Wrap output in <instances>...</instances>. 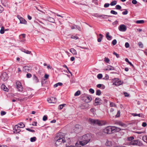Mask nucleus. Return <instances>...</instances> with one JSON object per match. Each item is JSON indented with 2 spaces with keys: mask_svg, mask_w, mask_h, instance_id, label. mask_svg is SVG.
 <instances>
[{
  "mask_svg": "<svg viewBox=\"0 0 147 147\" xmlns=\"http://www.w3.org/2000/svg\"><path fill=\"white\" fill-rule=\"evenodd\" d=\"M55 144L57 147H66L65 146L66 144L65 143V138L63 136H59L58 135L55 138Z\"/></svg>",
  "mask_w": 147,
  "mask_h": 147,
  "instance_id": "nucleus-1",
  "label": "nucleus"
},
{
  "mask_svg": "<svg viewBox=\"0 0 147 147\" xmlns=\"http://www.w3.org/2000/svg\"><path fill=\"white\" fill-rule=\"evenodd\" d=\"M91 137L89 134H87L83 136L82 140L80 142V144L83 146L86 145L90 141Z\"/></svg>",
  "mask_w": 147,
  "mask_h": 147,
  "instance_id": "nucleus-2",
  "label": "nucleus"
},
{
  "mask_svg": "<svg viewBox=\"0 0 147 147\" xmlns=\"http://www.w3.org/2000/svg\"><path fill=\"white\" fill-rule=\"evenodd\" d=\"M89 121L91 124H97L99 126L105 125L106 122L104 121H100L98 119H89Z\"/></svg>",
  "mask_w": 147,
  "mask_h": 147,
  "instance_id": "nucleus-3",
  "label": "nucleus"
},
{
  "mask_svg": "<svg viewBox=\"0 0 147 147\" xmlns=\"http://www.w3.org/2000/svg\"><path fill=\"white\" fill-rule=\"evenodd\" d=\"M129 144L140 146H142L143 145L142 142L138 139L134 140L131 141L130 142Z\"/></svg>",
  "mask_w": 147,
  "mask_h": 147,
  "instance_id": "nucleus-4",
  "label": "nucleus"
},
{
  "mask_svg": "<svg viewBox=\"0 0 147 147\" xmlns=\"http://www.w3.org/2000/svg\"><path fill=\"white\" fill-rule=\"evenodd\" d=\"M16 88L18 91L22 92L23 90V88L20 82L17 81L16 82Z\"/></svg>",
  "mask_w": 147,
  "mask_h": 147,
  "instance_id": "nucleus-5",
  "label": "nucleus"
},
{
  "mask_svg": "<svg viewBox=\"0 0 147 147\" xmlns=\"http://www.w3.org/2000/svg\"><path fill=\"white\" fill-rule=\"evenodd\" d=\"M82 127L79 124H77L73 128L74 131L76 133H78L81 131L82 130Z\"/></svg>",
  "mask_w": 147,
  "mask_h": 147,
  "instance_id": "nucleus-6",
  "label": "nucleus"
},
{
  "mask_svg": "<svg viewBox=\"0 0 147 147\" xmlns=\"http://www.w3.org/2000/svg\"><path fill=\"white\" fill-rule=\"evenodd\" d=\"M103 132L107 134H111L113 133L112 127L109 126L106 127L103 129Z\"/></svg>",
  "mask_w": 147,
  "mask_h": 147,
  "instance_id": "nucleus-7",
  "label": "nucleus"
},
{
  "mask_svg": "<svg viewBox=\"0 0 147 147\" xmlns=\"http://www.w3.org/2000/svg\"><path fill=\"white\" fill-rule=\"evenodd\" d=\"M1 78L3 81L7 80L8 78L7 74L5 72H3L1 76Z\"/></svg>",
  "mask_w": 147,
  "mask_h": 147,
  "instance_id": "nucleus-8",
  "label": "nucleus"
},
{
  "mask_svg": "<svg viewBox=\"0 0 147 147\" xmlns=\"http://www.w3.org/2000/svg\"><path fill=\"white\" fill-rule=\"evenodd\" d=\"M124 128H119L116 127H112V132L113 133L118 132L121 130L124 129Z\"/></svg>",
  "mask_w": 147,
  "mask_h": 147,
  "instance_id": "nucleus-9",
  "label": "nucleus"
},
{
  "mask_svg": "<svg viewBox=\"0 0 147 147\" xmlns=\"http://www.w3.org/2000/svg\"><path fill=\"white\" fill-rule=\"evenodd\" d=\"M119 30L121 31L125 32L126 31L127 28L126 26L123 24L121 25L119 27Z\"/></svg>",
  "mask_w": 147,
  "mask_h": 147,
  "instance_id": "nucleus-10",
  "label": "nucleus"
},
{
  "mask_svg": "<svg viewBox=\"0 0 147 147\" xmlns=\"http://www.w3.org/2000/svg\"><path fill=\"white\" fill-rule=\"evenodd\" d=\"M47 101L49 102L50 103H55L57 101V99L56 98L52 97L48 98Z\"/></svg>",
  "mask_w": 147,
  "mask_h": 147,
  "instance_id": "nucleus-11",
  "label": "nucleus"
},
{
  "mask_svg": "<svg viewBox=\"0 0 147 147\" xmlns=\"http://www.w3.org/2000/svg\"><path fill=\"white\" fill-rule=\"evenodd\" d=\"M20 128V127L18 125H15L14 127L15 131H13L15 133L16 132V133H18L20 132L21 131Z\"/></svg>",
  "mask_w": 147,
  "mask_h": 147,
  "instance_id": "nucleus-12",
  "label": "nucleus"
},
{
  "mask_svg": "<svg viewBox=\"0 0 147 147\" xmlns=\"http://www.w3.org/2000/svg\"><path fill=\"white\" fill-rule=\"evenodd\" d=\"M31 69V67L30 66H26L24 67L23 70L25 71L28 72Z\"/></svg>",
  "mask_w": 147,
  "mask_h": 147,
  "instance_id": "nucleus-13",
  "label": "nucleus"
},
{
  "mask_svg": "<svg viewBox=\"0 0 147 147\" xmlns=\"http://www.w3.org/2000/svg\"><path fill=\"white\" fill-rule=\"evenodd\" d=\"M84 98L85 99V102L87 103L90 102L92 100V97L90 96H86Z\"/></svg>",
  "mask_w": 147,
  "mask_h": 147,
  "instance_id": "nucleus-14",
  "label": "nucleus"
},
{
  "mask_svg": "<svg viewBox=\"0 0 147 147\" xmlns=\"http://www.w3.org/2000/svg\"><path fill=\"white\" fill-rule=\"evenodd\" d=\"M101 99L99 98H96L95 100V103L97 105H100L102 103Z\"/></svg>",
  "mask_w": 147,
  "mask_h": 147,
  "instance_id": "nucleus-15",
  "label": "nucleus"
},
{
  "mask_svg": "<svg viewBox=\"0 0 147 147\" xmlns=\"http://www.w3.org/2000/svg\"><path fill=\"white\" fill-rule=\"evenodd\" d=\"M47 20L50 22L54 23L55 21L54 19L51 17H47Z\"/></svg>",
  "mask_w": 147,
  "mask_h": 147,
  "instance_id": "nucleus-16",
  "label": "nucleus"
},
{
  "mask_svg": "<svg viewBox=\"0 0 147 147\" xmlns=\"http://www.w3.org/2000/svg\"><path fill=\"white\" fill-rule=\"evenodd\" d=\"M117 124L119 125L122 127H123V128H126L127 126V125L126 124L123 123L122 122H118Z\"/></svg>",
  "mask_w": 147,
  "mask_h": 147,
  "instance_id": "nucleus-17",
  "label": "nucleus"
},
{
  "mask_svg": "<svg viewBox=\"0 0 147 147\" xmlns=\"http://www.w3.org/2000/svg\"><path fill=\"white\" fill-rule=\"evenodd\" d=\"M33 80L35 83H38L39 82V80L35 75H34L33 76Z\"/></svg>",
  "mask_w": 147,
  "mask_h": 147,
  "instance_id": "nucleus-18",
  "label": "nucleus"
},
{
  "mask_svg": "<svg viewBox=\"0 0 147 147\" xmlns=\"http://www.w3.org/2000/svg\"><path fill=\"white\" fill-rule=\"evenodd\" d=\"M115 69L114 67L111 65H108L107 66V68L106 69V70H114Z\"/></svg>",
  "mask_w": 147,
  "mask_h": 147,
  "instance_id": "nucleus-19",
  "label": "nucleus"
},
{
  "mask_svg": "<svg viewBox=\"0 0 147 147\" xmlns=\"http://www.w3.org/2000/svg\"><path fill=\"white\" fill-rule=\"evenodd\" d=\"M70 51L74 55H76L77 53L76 51L73 48H71L70 50Z\"/></svg>",
  "mask_w": 147,
  "mask_h": 147,
  "instance_id": "nucleus-20",
  "label": "nucleus"
},
{
  "mask_svg": "<svg viewBox=\"0 0 147 147\" xmlns=\"http://www.w3.org/2000/svg\"><path fill=\"white\" fill-rule=\"evenodd\" d=\"M1 87L5 91L7 92L8 91V89L5 85H2Z\"/></svg>",
  "mask_w": 147,
  "mask_h": 147,
  "instance_id": "nucleus-21",
  "label": "nucleus"
},
{
  "mask_svg": "<svg viewBox=\"0 0 147 147\" xmlns=\"http://www.w3.org/2000/svg\"><path fill=\"white\" fill-rule=\"evenodd\" d=\"M20 23L26 24L27 22L26 21L22 18H21L20 20Z\"/></svg>",
  "mask_w": 147,
  "mask_h": 147,
  "instance_id": "nucleus-22",
  "label": "nucleus"
},
{
  "mask_svg": "<svg viewBox=\"0 0 147 147\" xmlns=\"http://www.w3.org/2000/svg\"><path fill=\"white\" fill-rule=\"evenodd\" d=\"M105 145L106 146H111L112 145L111 142L108 140H107L106 143Z\"/></svg>",
  "mask_w": 147,
  "mask_h": 147,
  "instance_id": "nucleus-23",
  "label": "nucleus"
},
{
  "mask_svg": "<svg viewBox=\"0 0 147 147\" xmlns=\"http://www.w3.org/2000/svg\"><path fill=\"white\" fill-rule=\"evenodd\" d=\"M109 32H107L106 34V36L108 40H111V39L112 37L111 36L109 35Z\"/></svg>",
  "mask_w": 147,
  "mask_h": 147,
  "instance_id": "nucleus-24",
  "label": "nucleus"
},
{
  "mask_svg": "<svg viewBox=\"0 0 147 147\" xmlns=\"http://www.w3.org/2000/svg\"><path fill=\"white\" fill-rule=\"evenodd\" d=\"M122 83V82L120 80H119L118 81V82L116 83L115 82V85L116 86H119L121 85Z\"/></svg>",
  "mask_w": 147,
  "mask_h": 147,
  "instance_id": "nucleus-25",
  "label": "nucleus"
},
{
  "mask_svg": "<svg viewBox=\"0 0 147 147\" xmlns=\"http://www.w3.org/2000/svg\"><path fill=\"white\" fill-rule=\"evenodd\" d=\"M144 22V20H137L136 22V23L138 24H142Z\"/></svg>",
  "mask_w": 147,
  "mask_h": 147,
  "instance_id": "nucleus-26",
  "label": "nucleus"
},
{
  "mask_svg": "<svg viewBox=\"0 0 147 147\" xmlns=\"http://www.w3.org/2000/svg\"><path fill=\"white\" fill-rule=\"evenodd\" d=\"M132 115L133 116H138L140 117H142V115H141L140 114H137L136 113H132Z\"/></svg>",
  "mask_w": 147,
  "mask_h": 147,
  "instance_id": "nucleus-27",
  "label": "nucleus"
},
{
  "mask_svg": "<svg viewBox=\"0 0 147 147\" xmlns=\"http://www.w3.org/2000/svg\"><path fill=\"white\" fill-rule=\"evenodd\" d=\"M125 61L127 62L131 66H132L133 67H134L133 65L132 64V63L130 62L129 61L128 59L127 58H126L125 59Z\"/></svg>",
  "mask_w": 147,
  "mask_h": 147,
  "instance_id": "nucleus-28",
  "label": "nucleus"
},
{
  "mask_svg": "<svg viewBox=\"0 0 147 147\" xmlns=\"http://www.w3.org/2000/svg\"><path fill=\"white\" fill-rule=\"evenodd\" d=\"M36 138L35 137L31 138L30 139V142H34L36 141Z\"/></svg>",
  "mask_w": 147,
  "mask_h": 147,
  "instance_id": "nucleus-29",
  "label": "nucleus"
},
{
  "mask_svg": "<svg viewBox=\"0 0 147 147\" xmlns=\"http://www.w3.org/2000/svg\"><path fill=\"white\" fill-rule=\"evenodd\" d=\"M117 2L116 1H114L111 2L110 5L111 6H114L116 5L117 4Z\"/></svg>",
  "mask_w": 147,
  "mask_h": 147,
  "instance_id": "nucleus-30",
  "label": "nucleus"
},
{
  "mask_svg": "<svg viewBox=\"0 0 147 147\" xmlns=\"http://www.w3.org/2000/svg\"><path fill=\"white\" fill-rule=\"evenodd\" d=\"M18 125L20 126V128H23L25 126V125L24 124L22 123H18Z\"/></svg>",
  "mask_w": 147,
  "mask_h": 147,
  "instance_id": "nucleus-31",
  "label": "nucleus"
},
{
  "mask_svg": "<svg viewBox=\"0 0 147 147\" xmlns=\"http://www.w3.org/2000/svg\"><path fill=\"white\" fill-rule=\"evenodd\" d=\"M101 92L100 90H96V94L97 95L100 96L101 94Z\"/></svg>",
  "mask_w": 147,
  "mask_h": 147,
  "instance_id": "nucleus-32",
  "label": "nucleus"
},
{
  "mask_svg": "<svg viewBox=\"0 0 147 147\" xmlns=\"http://www.w3.org/2000/svg\"><path fill=\"white\" fill-rule=\"evenodd\" d=\"M22 51L24 52V53H26V54H30L31 53L30 51H29L28 50H25L24 49H23V50Z\"/></svg>",
  "mask_w": 147,
  "mask_h": 147,
  "instance_id": "nucleus-33",
  "label": "nucleus"
},
{
  "mask_svg": "<svg viewBox=\"0 0 147 147\" xmlns=\"http://www.w3.org/2000/svg\"><path fill=\"white\" fill-rule=\"evenodd\" d=\"M142 140H143L146 142L147 143V136H143L142 138Z\"/></svg>",
  "mask_w": 147,
  "mask_h": 147,
  "instance_id": "nucleus-34",
  "label": "nucleus"
},
{
  "mask_svg": "<svg viewBox=\"0 0 147 147\" xmlns=\"http://www.w3.org/2000/svg\"><path fill=\"white\" fill-rule=\"evenodd\" d=\"M4 28L3 26L1 28V29L0 31V33L1 34H3L4 33Z\"/></svg>",
  "mask_w": 147,
  "mask_h": 147,
  "instance_id": "nucleus-35",
  "label": "nucleus"
},
{
  "mask_svg": "<svg viewBox=\"0 0 147 147\" xmlns=\"http://www.w3.org/2000/svg\"><path fill=\"white\" fill-rule=\"evenodd\" d=\"M119 80L118 78H115L113 80V84L115 85V82L116 83Z\"/></svg>",
  "mask_w": 147,
  "mask_h": 147,
  "instance_id": "nucleus-36",
  "label": "nucleus"
},
{
  "mask_svg": "<svg viewBox=\"0 0 147 147\" xmlns=\"http://www.w3.org/2000/svg\"><path fill=\"white\" fill-rule=\"evenodd\" d=\"M80 91L79 90L77 91L74 94L75 96H77L79 95L80 94Z\"/></svg>",
  "mask_w": 147,
  "mask_h": 147,
  "instance_id": "nucleus-37",
  "label": "nucleus"
},
{
  "mask_svg": "<svg viewBox=\"0 0 147 147\" xmlns=\"http://www.w3.org/2000/svg\"><path fill=\"white\" fill-rule=\"evenodd\" d=\"M105 17H111V16L109 15H101V17H102L103 18H106Z\"/></svg>",
  "mask_w": 147,
  "mask_h": 147,
  "instance_id": "nucleus-38",
  "label": "nucleus"
},
{
  "mask_svg": "<svg viewBox=\"0 0 147 147\" xmlns=\"http://www.w3.org/2000/svg\"><path fill=\"white\" fill-rule=\"evenodd\" d=\"M134 139V137L133 136H131V137H129L128 138V140L129 141H130L131 142V141H132L133 140H133Z\"/></svg>",
  "mask_w": 147,
  "mask_h": 147,
  "instance_id": "nucleus-39",
  "label": "nucleus"
},
{
  "mask_svg": "<svg viewBox=\"0 0 147 147\" xmlns=\"http://www.w3.org/2000/svg\"><path fill=\"white\" fill-rule=\"evenodd\" d=\"M71 37V38L75 40H77L78 38V37L76 36L72 35Z\"/></svg>",
  "mask_w": 147,
  "mask_h": 147,
  "instance_id": "nucleus-40",
  "label": "nucleus"
},
{
  "mask_svg": "<svg viewBox=\"0 0 147 147\" xmlns=\"http://www.w3.org/2000/svg\"><path fill=\"white\" fill-rule=\"evenodd\" d=\"M65 105V104H63L60 105L59 107V109H61Z\"/></svg>",
  "mask_w": 147,
  "mask_h": 147,
  "instance_id": "nucleus-41",
  "label": "nucleus"
},
{
  "mask_svg": "<svg viewBox=\"0 0 147 147\" xmlns=\"http://www.w3.org/2000/svg\"><path fill=\"white\" fill-rule=\"evenodd\" d=\"M110 13H111L114 15H117V12L115 11L114 10H112L111 11Z\"/></svg>",
  "mask_w": 147,
  "mask_h": 147,
  "instance_id": "nucleus-42",
  "label": "nucleus"
},
{
  "mask_svg": "<svg viewBox=\"0 0 147 147\" xmlns=\"http://www.w3.org/2000/svg\"><path fill=\"white\" fill-rule=\"evenodd\" d=\"M102 77V74H98L97 76V77L98 79H100Z\"/></svg>",
  "mask_w": 147,
  "mask_h": 147,
  "instance_id": "nucleus-43",
  "label": "nucleus"
},
{
  "mask_svg": "<svg viewBox=\"0 0 147 147\" xmlns=\"http://www.w3.org/2000/svg\"><path fill=\"white\" fill-rule=\"evenodd\" d=\"M138 45L141 48H142L143 47V45L141 42H139L138 43Z\"/></svg>",
  "mask_w": 147,
  "mask_h": 147,
  "instance_id": "nucleus-44",
  "label": "nucleus"
},
{
  "mask_svg": "<svg viewBox=\"0 0 147 147\" xmlns=\"http://www.w3.org/2000/svg\"><path fill=\"white\" fill-rule=\"evenodd\" d=\"M117 42V40L116 39H114L112 42V44L113 45H115Z\"/></svg>",
  "mask_w": 147,
  "mask_h": 147,
  "instance_id": "nucleus-45",
  "label": "nucleus"
},
{
  "mask_svg": "<svg viewBox=\"0 0 147 147\" xmlns=\"http://www.w3.org/2000/svg\"><path fill=\"white\" fill-rule=\"evenodd\" d=\"M116 9H121V6L119 5H117L115 6Z\"/></svg>",
  "mask_w": 147,
  "mask_h": 147,
  "instance_id": "nucleus-46",
  "label": "nucleus"
},
{
  "mask_svg": "<svg viewBox=\"0 0 147 147\" xmlns=\"http://www.w3.org/2000/svg\"><path fill=\"white\" fill-rule=\"evenodd\" d=\"M26 129L27 131H29L31 132H35V130H34L33 129H30L29 128H27Z\"/></svg>",
  "mask_w": 147,
  "mask_h": 147,
  "instance_id": "nucleus-47",
  "label": "nucleus"
},
{
  "mask_svg": "<svg viewBox=\"0 0 147 147\" xmlns=\"http://www.w3.org/2000/svg\"><path fill=\"white\" fill-rule=\"evenodd\" d=\"M113 54L114 55H115L117 58H119V55L118 54H117L116 53L114 52L113 53Z\"/></svg>",
  "mask_w": 147,
  "mask_h": 147,
  "instance_id": "nucleus-48",
  "label": "nucleus"
},
{
  "mask_svg": "<svg viewBox=\"0 0 147 147\" xmlns=\"http://www.w3.org/2000/svg\"><path fill=\"white\" fill-rule=\"evenodd\" d=\"M110 106L111 107H115L116 106L115 104L114 103L112 102H110Z\"/></svg>",
  "mask_w": 147,
  "mask_h": 147,
  "instance_id": "nucleus-49",
  "label": "nucleus"
},
{
  "mask_svg": "<svg viewBox=\"0 0 147 147\" xmlns=\"http://www.w3.org/2000/svg\"><path fill=\"white\" fill-rule=\"evenodd\" d=\"M31 76H32L31 74L29 73H28L26 74V77L27 78H30L31 77Z\"/></svg>",
  "mask_w": 147,
  "mask_h": 147,
  "instance_id": "nucleus-50",
  "label": "nucleus"
},
{
  "mask_svg": "<svg viewBox=\"0 0 147 147\" xmlns=\"http://www.w3.org/2000/svg\"><path fill=\"white\" fill-rule=\"evenodd\" d=\"M110 4L109 3H106L104 5V7L105 8H107L109 7Z\"/></svg>",
  "mask_w": 147,
  "mask_h": 147,
  "instance_id": "nucleus-51",
  "label": "nucleus"
},
{
  "mask_svg": "<svg viewBox=\"0 0 147 147\" xmlns=\"http://www.w3.org/2000/svg\"><path fill=\"white\" fill-rule=\"evenodd\" d=\"M110 60L108 58L105 57V61L107 62V63H108L109 61Z\"/></svg>",
  "mask_w": 147,
  "mask_h": 147,
  "instance_id": "nucleus-52",
  "label": "nucleus"
},
{
  "mask_svg": "<svg viewBox=\"0 0 147 147\" xmlns=\"http://www.w3.org/2000/svg\"><path fill=\"white\" fill-rule=\"evenodd\" d=\"M128 12V11L126 9H125V11L122 12V13L123 15H126L127 14Z\"/></svg>",
  "mask_w": 147,
  "mask_h": 147,
  "instance_id": "nucleus-53",
  "label": "nucleus"
},
{
  "mask_svg": "<svg viewBox=\"0 0 147 147\" xmlns=\"http://www.w3.org/2000/svg\"><path fill=\"white\" fill-rule=\"evenodd\" d=\"M137 3V1L136 0H133L132 1V3L134 5L136 4Z\"/></svg>",
  "mask_w": 147,
  "mask_h": 147,
  "instance_id": "nucleus-54",
  "label": "nucleus"
},
{
  "mask_svg": "<svg viewBox=\"0 0 147 147\" xmlns=\"http://www.w3.org/2000/svg\"><path fill=\"white\" fill-rule=\"evenodd\" d=\"M120 111H117V114L116 115V117H119L120 115Z\"/></svg>",
  "mask_w": 147,
  "mask_h": 147,
  "instance_id": "nucleus-55",
  "label": "nucleus"
},
{
  "mask_svg": "<svg viewBox=\"0 0 147 147\" xmlns=\"http://www.w3.org/2000/svg\"><path fill=\"white\" fill-rule=\"evenodd\" d=\"M89 91L90 92H91L92 94L94 93V90L92 88H90L89 89Z\"/></svg>",
  "mask_w": 147,
  "mask_h": 147,
  "instance_id": "nucleus-56",
  "label": "nucleus"
},
{
  "mask_svg": "<svg viewBox=\"0 0 147 147\" xmlns=\"http://www.w3.org/2000/svg\"><path fill=\"white\" fill-rule=\"evenodd\" d=\"M6 113V112L4 111H2L1 112V115L2 116L5 115Z\"/></svg>",
  "mask_w": 147,
  "mask_h": 147,
  "instance_id": "nucleus-57",
  "label": "nucleus"
},
{
  "mask_svg": "<svg viewBox=\"0 0 147 147\" xmlns=\"http://www.w3.org/2000/svg\"><path fill=\"white\" fill-rule=\"evenodd\" d=\"M47 119V117L46 115H44L43 117V120L44 121H46Z\"/></svg>",
  "mask_w": 147,
  "mask_h": 147,
  "instance_id": "nucleus-58",
  "label": "nucleus"
},
{
  "mask_svg": "<svg viewBox=\"0 0 147 147\" xmlns=\"http://www.w3.org/2000/svg\"><path fill=\"white\" fill-rule=\"evenodd\" d=\"M125 47L127 48L129 47V43L127 42H126L125 43Z\"/></svg>",
  "mask_w": 147,
  "mask_h": 147,
  "instance_id": "nucleus-59",
  "label": "nucleus"
},
{
  "mask_svg": "<svg viewBox=\"0 0 147 147\" xmlns=\"http://www.w3.org/2000/svg\"><path fill=\"white\" fill-rule=\"evenodd\" d=\"M3 8L1 5H0V13H1L3 11Z\"/></svg>",
  "mask_w": 147,
  "mask_h": 147,
  "instance_id": "nucleus-60",
  "label": "nucleus"
},
{
  "mask_svg": "<svg viewBox=\"0 0 147 147\" xmlns=\"http://www.w3.org/2000/svg\"><path fill=\"white\" fill-rule=\"evenodd\" d=\"M75 26L79 30H81V28L78 25H76Z\"/></svg>",
  "mask_w": 147,
  "mask_h": 147,
  "instance_id": "nucleus-61",
  "label": "nucleus"
},
{
  "mask_svg": "<svg viewBox=\"0 0 147 147\" xmlns=\"http://www.w3.org/2000/svg\"><path fill=\"white\" fill-rule=\"evenodd\" d=\"M49 76V75L47 74H45V78L46 79H48Z\"/></svg>",
  "mask_w": 147,
  "mask_h": 147,
  "instance_id": "nucleus-62",
  "label": "nucleus"
},
{
  "mask_svg": "<svg viewBox=\"0 0 147 147\" xmlns=\"http://www.w3.org/2000/svg\"><path fill=\"white\" fill-rule=\"evenodd\" d=\"M146 125H147V124H146V122H143L142 123V125L143 127H146Z\"/></svg>",
  "mask_w": 147,
  "mask_h": 147,
  "instance_id": "nucleus-63",
  "label": "nucleus"
},
{
  "mask_svg": "<svg viewBox=\"0 0 147 147\" xmlns=\"http://www.w3.org/2000/svg\"><path fill=\"white\" fill-rule=\"evenodd\" d=\"M124 94L125 96V97H128L129 96V94L127 92H124Z\"/></svg>",
  "mask_w": 147,
  "mask_h": 147,
  "instance_id": "nucleus-64",
  "label": "nucleus"
}]
</instances>
